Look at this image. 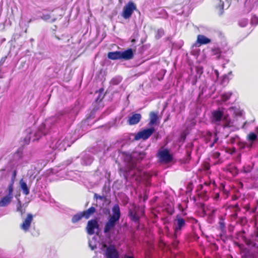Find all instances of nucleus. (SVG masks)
I'll return each instance as SVG.
<instances>
[{"label": "nucleus", "mask_w": 258, "mask_h": 258, "mask_svg": "<svg viewBox=\"0 0 258 258\" xmlns=\"http://www.w3.org/2000/svg\"><path fill=\"white\" fill-rule=\"evenodd\" d=\"M112 215L109 217L108 221L106 223L104 228L105 233H109L115 226L116 223L119 221L121 213L118 205L116 204L112 208Z\"/></svg>", "instance_id": "f257e3e1"}, {"label": "nucleus", "mask_w": 258, "mask_h": 258, "mask_svg": "<svg viewBox=\"0 0 258 258\" xmlns=\"http://www.w3.org/2000/svg\"><path fill=\"white\" fill-rule=\"evenodd\" d=\"M186 220L182 218L180 214L177 215L173 220V237L175 239L177 238L178 235L181 234V231L186 227Z\"/></svg>", "instance_id": "f03ea898"}, {"label": "nucleus", "mask_w": 258, "mask_h": 258, "mask_svg": "<svg viewBox=\"0 0 258 258\" xmlns=\"http://www.w3.org/2000/svg\"><path fill=\"white\" fill-rule=\"evenodd\" d=\"M134 11H137L136 5L133 2L130 1L123 7L121 15L124 19H129Z\"/></svg>", "instance_id": "7ed1b4c3"}, {"label": "nucleus", "mask_w": 258, "mask_h": 258, "mask_svg": "<svg viewBox=\"0 0 258 258\" xmlns=\"http://www.w3.org/2000/svg\"><path fill=\"white\" fill-rule=\"evenodd\" d=\"M155 131V128L154 127L145 129L136 134L135 136L134 140L136 141H139L141 139L144 141L146 140L152 136Z\"/></svg>", "instance_id": "20e7f679"}, {"label": "nucleus", "mask_w": 258, "mask_h": 258, "mask_svg": "<svg viewBox=\"0 0 258 258\" xmlns=\"http://www.w3.org/2000/svg\"><path fill=\"white\" fill-rule=\"evenodd\" d=\"M158 157L160 160L164 163H169L173 160V156L168 149L159 151Z\"/></svg>", "instance_id": "39448f33"}, {"label": "nucleus", "mask_w": 258, "mask_h": 258, "mask_svg": "<svg viewBox=\"0 0 258 258\" xmlns=\"http://www.w3.org/2000/svg\"><path fill=\"white\" fill-rule=\"evenodd\" d=\"M222 118L224 120H227V116H224L223 110L220 108L213 111L212 113V121L217 123L220 122Z\"/></svg>", "instance_id": "423d86ee"}, {"label": "nucleus", "mask_w": 258, "mask_h": 258, "mask_svg": "<svg viewBox=\"0 0 258 258\" xmlns=\"http://www.w3.org/2000/svg\"><path fill=\"white\" fill-rule=\"evenodd\" d=\"M33 220V215L31 213H28L26 218L21 224L20 228L25 232L28 231L31 226Z\"/></svg>", "instance_id": "0eeeda50"}, {"label": "nucleus", "mask_w": 258, "mask_h": 258, "mask_svg": "<svg viewBox=\"0 0 258 258\" xmlns=\"http://www.w3.org/2000/svg\"><path fill=\"white\" fill-rule=\"evenodd\" d=\"M99 225L96 219H92L88 221L86 226L87 233L89 235H93L94 233L95 229H98Z\"/></svg>", "instance_id": "6e6552de"}, {"label": "nucleus", "mask_w": 258, "mask_h": 258, "mask_svg": "<svg viewBox=\"0 0 258 258\" xmlns=\"http://www.w3.org/2000/svg\"><path fill=\"white\" fill-rule=\"evenodd\" d=\"M106 258H119L118 253L114 246L107 248L106 251ZM124 258H134L133 256H127Z\"/></svg>", "instance_id": "1a4fd4ad"}, {"label": "nucleus", "mask_w": 258, "mask_h": 258, "mask_svg": "<svg viewBox=\"0 0 258 258\" xmlns=\"http://www.w3.org/2000/svg\"><path fill=\"white\" fill-rule=\"evenodd\" d=\"M142 118V115L140 113H134L128 117L127 122L129 125H135L138 123Z\"/></svg>", "instance_id": "9d476101"}, {"label": "nucleus", "mask_w": 258, "mask_h": 258, "mask_svg": "<svg viewBox=\"0 0 258 258\" xmlns=\"http://www.w3.org/2000/svg\"><path fill=\"white\" fill-rule=\"evenodd\" d=\"M134 53L133 50L131 48L121 52V59L130 60L134 58Z\"/></svg>", "instance_id": "9b49d317"}, {"label": "nucleus", "mask_w": 258, "mask_h": 258, "mask_svg": "<svg viewBox=\"0 0 258 258\" xmlns=\"http://www.w3.org/2000/svg\"><path fill=\"white\" fill-rule=\"evenodd\" d=\"M158 112L151 111L149 113V122L148 123L149 126H152L157 123V121L159 120Z\"/></svg>", "instance_id": "f8f14e48"}, {"label": "nucleus", "mask_w": 258, "mask_h": 258, "mask_svg": "<svg viewBox=\"0 0 258 258\" xmlns=\"http://www.w3.org/2000/svg\"><path fill=\"white\" fill-rule=\"evenodd\" d=\"M211 39L203 35H199L197 37V42L200 45L207 44L210 43Z\"/></svg>", "instance_id": "ddd939ff"}, {"label": "nucleus", "mask_w": 258, "mask_h": 258, "mask_svg": "<svg viewBox=\"0 0 258 258\" xmlns=\"http://www.w3.org/2000/svg\"><path fill=\"white\" fill-rule=\"evenodd\" d=\"M107 57L109 59L112 60L121 59V51L109 52L107 54Z\"/></svg>", "instance_id": "4468645a"}, {"label": "nucleus", "mask_w": 258, "mask_h": 258, "mask_svg": "<svg viewBox=\"0 0 258 258\" xmlns=\"http://www.w3.org/2000/svg\"><path fill=\"white\" fill-rule=\"evenodd\" d=\"M13 197L7 195L1 199L0 200V207H6L8 206L12 201Z\"/></svg>", "instance_id": "2eb2a0df"}, {"label": "nucleus", "mask_w": 258, "mask_h": 258, "mask_svg": "<svg viewBox=\"0 0 258 258\" xmlns=\"http://www.w3.org/2000/svg\"><path fill=\"white\" fill-rule=\"evenodd\" d=\"M226 171L230 172L232 175L235 176L238 173L237 168L233 164H228L226 167Z\"/></svg>", "instance_id": "dca6fc26"}, {"label": "nucleus", "mask_w": 258, "mask_h": 258, "mask_svg": "<svg viewBox=\"0 0 258 258\" xmlns=\"http://www.w3.org/2000/svg\"><path fill=\"white\" fill-rule=\"evenodd\" d=\"M20 186L22 190L23 194L26 196L28 195L30 193L29 188L28 187L27 183L23 179H21L19 182Z\"/></svg>", "instance_id": "f3484780"}, {"label": "nucleus", "mask_w": 258, "mask_h": 258, "mask_svg": "<svg viewBox=\"0 0 258 258\" xmlns=\"http://www.w3.org/2000/svg\"><path fill=\"white\" fill-rule=\"evenodd\" d=\"M96 212V209L94 207H91L88 209L83 211L84 215V218L86 219L89 218V217Z\"/></svg>", "instance_id": "a211bd4d"}, {"label": "nucleus", "mask_w": 258, "mask_h": 258, "mask_svg": "<svg viewBox=\"0 0 258 258\" xmlns=\"http://www.w3.org/2000/svg\"><path fill=\"white\" fill-rule=\"evenodd\" d=\"M211 55L215 56L216 59H219L221 57V49L217 47H214L211 49Z\"/></svg>", "instance_id": "6ab92c4d"}, {"label": "nucleus", "mask_w": 258, "mask_h": 258, "mask_svg": "<svg viewBox=\"0 0 258 258\" xmlns=\"http://www.w3.org/2000/svg\"><path fill=\"white\" fill-rule=\"evenodd\" d=\"M128 216L133 221L139 223L140 217L137 215L135 211L130 210Z\"/></svg>", "instance_id": "aec40b11"}, {"label": "nucleus", "mask_w": 258, "mask_h": 258, "mask_svg": "<svg viewBox=\"0 0 258 258\" xmlns=\"http://www.w3.org/2000/svg\"><path fill=\"white\" fill-rule=\"evenodd\" d=\"M83 217H84V215L83 212H79L73 216L72 218V222L73 223H76L80 221Z\"/></svg>", "instance_id": "412c9836"}, {"label": "nucleus", "mask_w": 258, "mask_h": 258, "mask_svg": "<svg viewBox=\"0 0 258 258\" xmlns=\"http://www.w3.org/2000/svg\"><path fill=\"white\" fill-rule=\"evenodd\" d=\"M219 228H220V230L221 231V232L223 233H225L226 232V226H225L226 224L224 221V219L222 217H221L219 218Z\"/></svg>", "instance_id": "4be33fe9"}, {"label": "nucleus", "mask_w": 258, "mask_h": 258, "mask_svg": "<svg viewBox=\"0 0 258 258\" xmlns=\"http://www.w3.org/2000/svg\"><path fill=\"white\" fill-rule=\"evenodd\" d=\"M233 95V92L231 91L225 92L221 95V100L223 102L228 101Z\"/></svg>", "instance_id": "5701e85b"}, {"label": "nucleus", "mask_w": 258, "mask_h": 258, "mask_svg": "<svg viewBox=\"0 0 258 258\" xmlns=\"http://www.w3.org/2000/svg\"><path fill=\"white\" fill-rule=\"evenodd\" d=\"M14 183L10 182L9 184L8 190V195L10 196L11 197L13 198V191H14Z\"/></svg>", "instance_id": "b1692460"}, {"label": "nucleus", "mask_w": 258, "mask_h": 258, "mask_svg": "<svg viewBox=\"0 0 258 258\" xmlns=\"http://www.w3.org/2000/svg\"><path fill=\"white\" fill-rule=\"evenodd\" d=\"M17 211L20 213L21 216H22L25 213V209H23L21 205V202L19 201L17 205Z\"/></svg>", "instance_id": "393cba45"}, {"label": "nucleus", "mask_w": 258, "mask_h": 258, "mask_svg": "<svg viewBox=\"0 0 258 258\" xmlns=\"http://www.w3.org/2000/svg\"><path fill=\"white\" fill-rule=\"evenodd\" d=\"M103 91V89H101L99 90L100 93L99 94L98 97L96 99V102H100L104 98V95L102 94Z\"/></svg>", "instance_id": "a878e982"}, {"label": "nucleus", "mask_w": 258, "mask_h": 258, "mask_svg": "<svg viewBox=\"0 0 258 258\" xmlns=\"http://www.w3.org/2000/svg\"><path fill=\"white\" fill-rule=\"evenodd\" d=\"M257 139V135L253 133H250L248 135V139L251 141H254Z\"/></svg>", "instance_id": "bb28decb"}, {"label": "nucleus", "mask_w": 258, "mask_h": 258, "mask_svg": "<svg viewBox=\"0 0 258 258\" xmlns=\"http://www.w3.org/2000/svg\"><path fill=\"white\" fill-rule=\"evenodd\" d=\"M16 175H17V171H16V170H14L13 172L11 182L14 183L15 180V178L16 177Z\"/></svg>", "instance_id": "cd10ccee"}, {"label": "nucleus", "mask_w": 258, "mask_h": 258, "mask_svg": "<svg viewBox=\"0 0 258 258\" xmlns=\"http://www.w3.org/2000/svg\"><path fill=\"white\" fill-rule=\"evenodd\" d=\"M220 153L219 152H215L212 155V157L214 159L218 158L220 157Z\"/></svg>", "instance_id": "c85d7f7f"}, {"label": "nucleus", "mask_w": 258, "mask_h": 258, "mask_svg": "<svg viewBox=\"0 0 258 258\" xmlns=\"http://www.w3.org/2000/svg\"><path fill=\"white\" fill-rule=\"evenodd\" d=\"M220 197V194L219 192H215L214 193L213 195V198L215 200H218Z\"/></svg>", "instance_id": "c756f323"}, {"label": "nucleus", "mask_w": 258, "mask_h": 258, "mask_svg": "<svg viewBox=\"0 0 258 258\" xmlns=\"http://www.w3.org/2000/svg\"><path fill=\"white\" fill-rule=\"evenodd\" d=\"M7 58V56H5L3 57L2 58H1V59L0 60V65L3 64V63L6 60Z\"/></svg>", "instance_id": "7c9ffc66"}, {"label": "nucleus", "mask_w": 258, "mask_h": 258, "mask_svg": "<svg viewBox=\"0 0 258 258\" xmlns=\"http://www.w3.org/2000/svg\"><path fill=\"white\" fill-rule=\"evenodd\" d=\"M94 196V198H95L96 200H97V199L102 200V197L98 195L97 194H95Z\"/></svg>", "instance_id": "2f4dec72"}, {"label": "nucleus", "mask_w": 258, "mask_h": 258, "mask_svg": "<svg viewBox=\"0 0 258 258\" xmlns=\"http://www.w3.org/2000/svg\"><path fill=\"white\" fill-rule=\"evenodd\" d=\"M139 155L140 156L141 159H143L145 156V153H144V152H139Z\"/></svg>", "instance_id": "473e14b6"}, {"label": "nucleus", "mask_w": 258, "mask_h": 258, "mask_svg": "<svg viewBox=\"0 0 258 258\" xmlns=\"http://www.w3.org/2000/svg\"><path fill=\"white\" fill-rule=\"evenodd\" d=\"M257 21H258V18H257V17L254 16V17H252V21H255V22H256Z\"/></svg>", "instance_id": "72a5a7b5"}, {"label": "nucleus", "mask_w": 258, "mask_h": 258, "mask_svg": "<svg viewBox=\"0 0 258 258\" xmlns=\"http://www.w3.org/2000/svg\"><path fill=\"white\" fill-rule=\"evenodd\" d=\"M218 140V138L217 137V135H216L215 136V139L214 140L213 143H214L215 144L216 143H217Z\"/></svg>", "instance_id": "f704fd0d"}, {"label": "nucleus", "mask_w": 258, "mask_h": 258, "mask_svg": "<svg viewBox=\"0 0 258 258\" xmlns=\"http://www.w3.org/2000/svg\"><path fill=\"white\" fill-rule=\"evenodd\" d=\"M190 220H191V222L193 223L197 222V220L194 218H191Z\"/></svg>", "instance_id": "c9c22d12"}, {"label": "nucleus", "mask_w": 258, "mask_h": 258, "mask_svg": "<svg viewBox=\"0 0 258 258\" xmlns=\"http://www.w3.org/2000/svg\"><path fill=\"white\" fill-rule=\"evenodd\" d=\"M210 184H211L210 182H204V185H206V186H209Z\"/></svg>", "instance_id": "e433bc0d"}, {"label": "nucleus", "mask_w": 258, "mask_h": 258, "mask_svg": "<svg viewBox=\"0 0 258 258\" xmlns=\"http://www.w3.org/2000/svg\"><path fill=\"white\" fill-rule=\"evenodd\" d=\"M255 132L258 134V126H256L255 128Z\"/></svg>", "instance_id": "4c0bfd02"}, {"label": "nucleus", "mask_w": 258, "mask_h": 258, "mask_svg": "<svg viewBox=\"0 0 258 258\" xmlns=\"http://www.w3.org/2000/svg\"><path fill=\"white\" fill-rule=\"evenodd\" d=\"M242 258H250V257L249 255H244L242 256Z\"/></svg>", "instance_id": "58836bf2"}, {"label": "nucleus", "mask_w": 258, "mask_h": 258, "mask_svg": "<svg viewBox=\"0 0 258 258\" xmlns=\"http://www.w3.org/2000/svg\"><path fill=\"white\" fill-rule=\"evenodd\" d=\"M214 144H215V143L213 142V143H212L210 145V147L211 148L213 147V146H214Z\"/></svg>", "instance_id": "ea45409f"}, {"label": "nucleus", "mask_w": 258, "mask_h": 258, "mask_svg": "<svg viewBox=\"0 0 258 258\" xmlns=\"http://www.w3.org/2000/svg\"><path fill=\"white\" fill-rule=\"evenodd\" d=\"M55 38L58 40H60V38L58 36H55Z\"/></svg>", "instance_id": "a19ab883"}, {"label": "nucleus", "mask_w": 258, "mask_h": 258, "mask_svg": "<svg viewBox=\"0 0 258 258\" xmlns=\"http://www.w3.org/2000/svg\"><path fill=\"white\" fill-rule=\"evenodd\" d=\"M207 193V191H204V194L205 196H206Z\"/></svg>", "instance_id": "79ce46f5"}, {"label": "nucleus", "mask_w": 258, "mask_h": 258, "mask_svg": "<svg viewBox=\"0 0 258 258\" xmlns=\"http://www.w3.org/2000/svg\"><path fill=\"white\" fill-rule=\"evenodd\" d=\"M200 186H201V188H202L203 185L201 184V185H200Z\"/></svg>", "instance_id": "37998d69"}, {"label": "nucleus", "mask_w": 258, "mask_h": 258, "mask_svg": "<svg viewBox=\"0 0 258 258\" xmlns=\"http://www.w3.org/2000/svg\"><path fill=\"white\" fill-rule=\"evenodd\" d=\"M221 185L222 186L223 188H224V185L223 184H222Z\"/></svg>", "instance_id": "c03bdc74"}, {"label": "nucleus", "mask_w": 258, "mask_h": 258, "mask_svg": "<svg viewBox=\"0 0 258 258\" xmlns=\"http://www.w3.org/2000/svg\"><path fill=\"white\" fill-rule=\"evenodd\" d=\"M256 236L257 237H258V232H257V233H256Z\"/></svg>", "instance_id": "a18cd8bd"}, {"label": "nucleus", "mask_w": 258, "mask_h": 258, "mask_svg": "<svg viewBox=\"0 0 258 258\" xmlns=\"http://www.w3.org/2000/svg\"><path fill=\"white\" fill-rule=\"evenodd\" d=\"M135 39H133V40H132V42H135Z\"/></svg>", "instance_id": "49530a36"}, {"label": "nucleus", "mask_w": 258, "mask_h": 258, "mask_svg": "<svg viewBox=\"0 0 258 258\" xmlns=\"http://www.w3.org/2000/svg\"><path fill=\"white\" fill-rule=\"evenodd\" d=\"M228 125H224V126L226 127V126H228Z\"/></svg>", "instance_id": "de8ad7c7"}]
</instances>
